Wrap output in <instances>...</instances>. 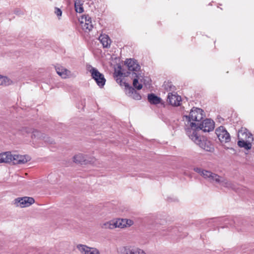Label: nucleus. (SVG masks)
I'll return each instance as SVG.
<instances>
[{
	"label": "nucleus",
	"instance_id": "f257e3e1",
	"mask_svg": "<svg viewBox=\"0 0 254 254\" xmlns=\"http://www.w3.org/2000/svg\"><path fill=\"white\" fill-rule=\"evenodd\" d=\"M204 116L203 111L200 108L195 107L191 110L189 116H184V120L186 122L185 130L187 134L188 128L196 131L197 123L203 119Z\"/></svg>",
	"mask_w": 254,
	"mask_h": 254
},
{
	"label": "nucleus",
	"instance_id": "f03ea898",
	"mask_svg": "<svg viewBox=\"0 0 254 254\" xmlns=\"http://www.w3.org/2000/svg\"><path fill=\"white\" fill-rule=\"evenodd\" d=\"M189 137L198 145L200 148L208 152H213L214 150L211 142L204 138H201L196 131L188 128L187 134Z\"/></svg>",
	"mask_w": 254,
	"mask_h": 254
},
{
	"label": "nucleus",
	"instance_id": "7ed1b4c3",
	"mask_svg": "<svg viewBox=\"0 0 254 254\" xmlns=\"http://www.w3.org/2000/svg\"><path fill=\"white\" fill-rule=\"evenodd\" d=\"M193 170L203 177L205 179L207 180L211 183H215L219 184L222 177H220L216 174L211 171L203 170L200 168H194Z\"/></svg>",
	"mask_w": 254,
	"mask_h": 254
},
{
	"label": "nucleus",
	"instance_id": "20e7f679",
	"mask_svg": "<svg viewBox=\"0 0 254 254\" xmlns=\"http://www.w3.org/2000/svg\"><path fill=\"white\" fill-rule=\"evenodd\" d=\"M87 68L91 73L92 78L94 79L98 86L100 88L103 87L106 81L103 74L100 73L97 69L90 65H87Z\"/></svg>",
	"mask_w": 254,
	"mask_h": 254
},
{
	"label": "nucleus",
	"instance_id": "39448f33",
	"mask_svg": "<svg viewBox=\"0 0 254 254\" xmlns=\"http://www.w3.org/2000/svg\"><path fill=\"white\" fill-rule=\"evenodd\" d=\"M196 127V132L197 133L200 130H202L203 132H210L214 128V122L213 120L206 119L202 123H198Z\"/></svg>",
	"mask_w": 254,
	"mask_h": 254
},
{
	"label": "nucleus",
	"instance_id": "423d86ee",
	"mask_svg": "<svg viewBox=\"0 0 254 254\" xmlns=\"http://www.w3.org/2000/svg\"><path fill=\"white\" fill-rule=\"evenodd\" d=\"M216 134L221 142H229L231 140V137L226 128L220 126L215 130Z\"/></svg>",
	"mask_w": 254,
	"mask_h": 254
},
{
	"label": "nucleus",
	"instance_id": "0eeeda50",
	"mask_svg": "<svg viewBox=\"0 0 254 254\" xmlns=\"http://www.w3.org/2000/svg\"><path fill=\"white\" fill-rule=\"evenodd\" d=\"M79 21L82 29L85 32L90 31L93 28L92 19L88 15L82 16Z\"/></svg>",
	"mask_w": 254,
	"mask_h": 254
},
{
	"label": "nucleus",
	"instance_id": "6e6552de",
	"mask_svg": "<svg viewBox=\"0 0 254 254\" xmlns=\"http://www.w3.org/2000/svg\"><path fill=\"white\" fill-rule=\"evenodd\" d=\"M34 202V199L30 197H18L14 199V204L20 207H28Z\"/></svg>",
	"mask_w": 254,
	"mask_h": 254
},
{
	"label": "nucleus",
	"instance_id": "1a4fd4ad",
	"mask_svg": "<svg viewBox=\"0 0 254 254\" xmlns=\"http://www.w3.org/2000/svg\"><path fill=\"white\" fill-rule=\"evenodd\" d=\"M125 64L127 67L128 70L133 71V73H137L140 68L136 61L133 59H127L125 62Z\"/></svg>",
	"mask_w": 254,
	"mask_h": 254
},
{
	"label": "nucleus",
	"instance_id": "9d476101",
	"mask_svg": "<svg viewBox=\"0 0 254 254\" xmlns=\"http://www.w3.org/2000/svg\"><path fill=\"white\" fill-rule=\"evenodd\" d=\"M77 248L82 254H100L96 248L88 247L85 245H78Z\"/></svg>",
	"mask_w": 254,
	"mask_h": 254
},
{
	"label": "nucleus",
	"instance_id": "9b49d317",
	"mask_svg": "<svg viewBox=\"0 0 254 254\" xmlns=\"http://www.w3.org/2000/svg\"><path fill=\"white\" fill-rule=\"evenodd\" d=\"M30 159L28 156L13 154L12 163L13 164H23L27 162Z\"/></svg>",
	"mask_w": 254,
	"mask_h": 254
},
{
	"label": "nucleus",
	"instance_id": "f8f14e48",
	"mask_svg": "<svg viewBox=\"0 0 254 254\" xmlns=\"http://www.w3.org/2000/svg\"><path fill=\"white\" fill-rule=\"evenodd\" d=\"M168 101L169 103L175 106H179L182 101L181 97L172 93H169L168 95Z\"/></svg>",
	"mask_w": 254,
	"mask_h": 254
},
{
	"label": "nucleus",
	"instance_id": "ddd939ff",
	"mask_svg": "<svg viewBox=\"0 0 254 254\" xmlns=\"http://www.w3.org/2000/svg\"><path fill=\"white\" fill-rule=\"evenodd\" d=\"M249 137H251L253 139V141H254L253 135L252 133L249 131V130L246 128L243 127L239 130L238 132V138L239 140L246 141L248 140V138H249Z\"/></svg>",
	"mask_w": 254,
	"mask_h": 254
},
{
	"label": "nucleus",
	"instance_id": "4468645a",
	"mask_svg": "<svg viewBox=\"0 0 254 254\" xmlns=\"http://www.w3.org/2000/svg\"><path fill=\"white\" fill-rule=\"evenodd\" d=\"M57 74L63 78H68L71 76V72L62 66H56Z\"/></svg>",
	"mask_w": 254,
	"mask_h": 254
},
{
	"label": "nucleus",
	"instance_id": "2eb2a0df",
	"mask_svg": "<svg viewBox=\"0 0 254 254\" xmlns=\"http://www.w3.org/2000/svg\"><path fill=\"white\" fill-rule=\"evenodd\" d=\"M93 159H92L93 160ZM73 161L76 163L87 164L88 163H94L93 160H88L87 157L82 154H78L73 157Z\"/></svg>",
	"mask_w": 254,
	"mask_h": 254
},
{
	"label": "nucleus",
	"instance_id": "dca6fc26",
	"mask_svg": "<svg viewBox=\"0 0 254 254\" xmlns=\"http://www.w3.org/2000/svg\"><path fill=\"white\" fill-rule=\"evenodd\" d=\"M253 139L251 137L248 138V140L244 141L243 140H239L238 145L241 148H244L246 150H250L252 147Z\"/></svg>",
	"mask_w": 254,
	"mask_h": 254
},
{
	"label": "nucleus",
	"instance_id": "f3484780",
	"mask_svg": "<svg viewBox=\"0 0 254 254\" xmlns=\"http://www.w3.org/2000/svg\"><path fill=\"white\" fill-rule=\"evenodd\" d=\"M219 185L227 188L229 189H231L234 190H237V184L234 183H232L227 179L224 178L223 177H222L221 179L220 183H219Z\"/></svg>",
	"mask_w": 254,
	"mask_h": 254
},
{
	"label": "nucleus",
	"instance_id": "a211bd4d",
	"mask_svg": "<svg viewBox=\"0 0 254 254\" xmlns=\"http://www.w3.org/2000/svg\"><path fill=\"white\" fill-rule=\"evenodd\" d=\"M99 40L102 44L103 48H109L111 45V40L108 35L104 34H101L99 37Z\"/></svg>",
	"mask_w": 254,
	"mask_h": 254
},
{
	"label": "nucleus",
	"instance_id": "6ab92c4d",
	"mask_svg": "<svg viewBox=\"0 0 254 254\" xmlns=\"http://www.w3.org/2000/svg\"><path fill=\"white\" fill-rule=\"evenodd\" d=\"M148 101L151 104L157 105L160 103L161 98L154 94H150L148 95Z\"/></svg>",
	"mask_w": 254,
	"mask_h": 254
},
{
	"label": "nucleus",
	"instance_id": "aec40b11",
	"mask_svg": "<svg viewBox=\"0 0 254 254\" xmlns=\"http://www.w3.org/2000/svg\"><path fill=\"white\" fill-rule=\"evenodd\" d=\"M133 247L127 246L119 248V252L121 254H132Z\"/></svg>",
	"mask_w": 254,
	"mask_h": 254
},
{
	"label": "nucleus",
	"instance_id": "412c9836",
	"mask_svg": "<svg viewBox=\"0 0 254 254\" xmlns=\"http://www.w3.org/2000/svg\"><path fill=\"white\" fill-rule=\"evenodd\" d=\"M120 69H121V67H119ZM129 73L128 72H127V73L125 72H123L121 69L118 70L117 72H115V76L116 77V81L118 83H120L121 85V82H122V79L121 78L123 76H127V74Z\"/></svg>",
	"mask_w": 254,
	"mask_h": 254
},
{
	"label": "nucleus",
	"instance_id": "4be33fe9",
	"mask_svg": "<svg viewBox=\"0 0 254 254\" xmlns=\"http://www.w3.org/2000/svg\"><path fill=\"white\" fill-rule=\"evenodd\" d=\"M2 160L3 163L12 162V154L9 152L2 153Z\"/></svg>",
	"mask_w": 254,
	"mask_h": 254
},
{
	"label": "nucleus",
	"instance_id": "5701e85b",
	"mask_svg": "<svg viewBox=\"0 0 254 254\" xmlns=\"http://www.w3.org/2000/svg\"><path fill=\"white\" fill-rule=\"evenodd\" d=\"M114 220L104 222L101 224V227L103 229H113L115 228Z\"/></svg>",
	"mask_w": 254,
	"mask_h": 254
},
{
	"label": "nucleus",
	"instance_id": "b1692460",
	"mask_svg": "<svg viewBox=\"0 0 254 254\" xmlns=\"http://www.w3.org/2000/svg\"><path fill=\"white\" fill-rule=\"evenodd\" d=\"M221 221H223L224 223V226H222L221 228H224L228 227L229 225L231 227L235 226V224L236 223L234 219H229L228 218H223L221 219Z\"/></svg>",
	"mask_w": 254,
	"mask_h": 254
},
{
	"label": "nucleus",
	"instance_id": "393cba45",
	"mask_svg": "<svg viewBox=\"0 0 254 254\" xmlns=\"http://www.w3.org/2000/svg\"><path fill=\"white\" fill-rule=\"evenodd\" d=\"M12 83V80L6 76L0 75V85L8 86Z\"/></svg>",
	"mask_w": 254,
	"mask_h": 254
},
{
	"label": "nucleus",
	"instance_id": "a878e982",
	"mask_svg": "<svg viewBox=\"0 0 254 254\" xmlns=\"http://www.w3.org/2000/svg\"><path fill=\"white\" fill-rule=\"evenodd\" d=\"M133 75H134V78L133 80V86L137 90H140L142 88L141 84H138V73L134 72Z\"/></svg>",
	"mask_w": 254,
	"mask_h": 254
},
{
	"label": "nucleus",
	"instance_id": "bb28decb",
	"mask_svg": "<svg viewBox=\"0 0 254 254\" xmlns=\"http://www.w3.org/2000/svg\"><path fill=\"white\" fill-rule=\"evenodd\" d=\"M115 228H123L126 227V224L125 222V219H118L114 220Z\"/></svg>",
	"mask_w": 254,
	"mask_h": 254
},
{
	"label": "nucleus",
	"instance_id": "cd10ccee",
	"mask_svg": "<svg viewBox=\"0 0 254 254\" xmlns=\"http://www.w3.org/2000/svg\"><path fill=\"white\" fill-rule=\"evenodd\" d=\"M74 8L76 12L79 13L83 12V8L81 3L80 0H76L74 3Z\"/></svg>",
	"mask_w": 254,
	"mask_h": 254
},
{
	"label": "nucleus",
	"instance_id": "c85d7f7f",
	"mask_svg": "<svg viewBox=\"0 0 254 254\" xmlns=\"http://www.w3.org/2000/svg\"><path fill=\"white\" fill-rule=\"evenodd\" d=\"M124 84L127 88V94L128 95V96L130 97L135 90L133 87L129 86L127 83L124 82Z\"/></svg>",
	"mask_w": 254,
	"mask_h": 254
},
{
	"label": "nucleus",
	"instance_id": "c756f323",
	"mask_svg": "<svg viewBox=\"0 0 254 254\" xmlns=\"http://www.w3.org/2000/svg\"><path fill=\"white\" fill-rule=\"evenodd\" d=\"M132 254H146V253L142 250L138 248H133V251L132 252Z\"/></svg>",
	"mask_w": 254,
	"mask_h": 254
},
{
	"label": "nucleus",
	"instance_id": "7c9ffc66",
	"mask_svg": "<svg viewBox=\"0 0 254 254\" xmlns=\"http://www.w3.org/2000/svg\"><path fill=\"white\" fill-rule=\"evenodd\" d=\"M25 131L28 133H31V137H33V136H39L40 134V132H39L37 130H35L32 132V133H31V130L30 129L25 128L24 129Z\"/></svg>",
	"mask_w": 254,
	"mask_h": 254
},
{
	"label": "nucleus",
	"instance_id": "2f4dec72",
	"mask_svg": "<svg viewBox=\"0 0 254 254\" xmlns=\"http://www.w3.org/2000/svg\"><path fill=\"white\" fill-rule=\"evenodd\" d=\"M42 137L44 141L48 143L52 144L54 142V140L49 136L45 135L43 136Z\"/></svg>",
	"mask_w": 254,
	"mask_h": 254
},
{
	"label": "nucleus",
	"instance_id": "473e14b6",
	"mask_svg": "<svg viewBox=\"0 0 254 254\" xmlns=\"http://www.w3.org/2000/svg\"><path fill=\"white\" fill-rule=\"evenodd\" d=\"M130 97L132 98L137 100H140L141 98L140 95L136 91H134V92L131 95Z\"/></svg>",
	"mask_w": 254,
	"mask_h": 254
},
{
	"label": "nucleus",
	"instance_id": "72a5a7b5",
	"mask_svg": "<svg viewBox=\"0 0 254 254\" xmlns=\"http://www.w3.org/2000/svg\"><path fill=\"white\" fill-rule=\"evenodd\" d=\"M54 12L60 19V17H61L62 15V11L61 9L58 7H55Z\"/></svg>",
	"mask_w": 254,
	"mask_h": 254
},
{
	"label": "nucleus",
	"instance_id": "f704fd0d",
	"mask_svg": "<svg viewBox=\"0 0 254 254\" xmlns=\"http://www.w3.org/2000/svg\"><path fill=\"white\" fill-rule=\"evenodd\" d=\"M126 227H129L133 224V221L130 219H125Z\"/></svg>",
	"mask_w": 254,
	"mask_h": 254
},
{
	"label": "nucleus",
	"instance_id": "c9c22d12",
	"mask_svg": "<svg viewBox=\"0 0 254 254\" xmlns=\"http://www.w3.org/2000/svg\"><path fill=\"white\" fill-rule=\"evenodd\" d=\"M3 163L2 160V154L0 153V163Z\"/></svg>",
	"mask_w": 254,
	"mask_h": 254
}]
</instances>
